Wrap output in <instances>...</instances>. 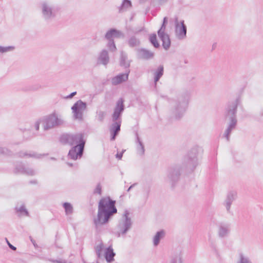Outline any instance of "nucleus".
I'll use <instances>...</instances> for the list:
<instances>
[{
  "label": "nucleus",
  "mask_w": 263,
  "mask_h": 263,
  "mask_svg": "<svg viewBox=\"0 0 263 263\" xmlns=\"http://www.w3.org/2000/svg\"><path fill=\"white\" fill-rule=\"evenodd\" d=\"M40 10L43 18L47 22L53 20L57 16L58 11L57 7L47 1L41 3Z\"/></svg>",
  "instance_id": "5"
},
{
  "label": "nucleus",
  "mask_w": 263,
  "mask_h": 263,
  "mask_svg": "<svg viewBox=\"0 0 263 263\" xmlns=\"http://www.w3.org/2000/svg\"><path fill=\"white\" fill-rule=\"evenodd\" d=\"M97 263H99V262H97Z\"/></svg>",
  "instance_id": "56"
},
{
  "label": "nucleus",
  "mask_w": 263,
  "mask_h": 263,
  "mask_svg": "<svg viewBox=\"0 0 263 263\" xmlns=\"http://www.w3.org/2000/svg\"><path fill=\"white\" fill-rule=\"evenodd\" d=\"M49 260L52 263H67V261L65 260H57L53 259H50Z\"/></svg>",
  "instance_id": "43"
},
{
  "label": "nucleus",
  "mask_w": 263,
  "mask_h": 263,
  "mask_svg": "<svg viewBox=\"0 0 263 263\" xmlns=\"http://www.w3.org/2000/svg\"><path fill=\"white\" fill-rule=\"evenodd\" d=\"M190 97V92L185 91L174 101L173 112L176 119H179L182 117L187 107Z\"/></svg>",
  "instance_id": "4"
},
{
  "label": "nucleus",
  "mask_w": 263,
  "mask_h": 263,
  "mask_svg": "<svg viewBox=\"0 0 263 263\" xmlns=\"http://www.w3.org/2000/svg\"><path fill=\"white\" fill-rule=\"evenodd\" d=\"M130 72V70L127 69L124 73H120L118 75L113 77L111 79V82L113 85H117L123 82H126L128 80V75Z\"/></svg>",
  "instance_id": "12"
},
{
  "label": "nucleus",
  "mask_w": 263,
  "mask_h": 263,
  "mask_svg": "<svg viewBox=\"0 0 263 263\" xmlns=\"http://www.w3.org/2000/svg\"><path fill=\"white\" fill-rule=\"evenodd\" d=\"M31 241L32 242V243L33 244V245L34 246H35V241L34 240L32 239V238H31Z\"/></svg>",
  "instance_id": "50"
},
{
  "label": "nucleus",
  "mask_w": 263,
  "mask_h": 263,
  "mask_svg": "<svg viewBox=\"0 0 263 263\" xmlns=\"http://www.w3.org/2000/svg\"><path fill=\"white\" fill-rule=\"evenodd\" d=\"M67 263H72V262H70H70H67Z\"/></svg>",
  "instance_id": "55"
},
{
  "label": "nucleus",
  "mask_w": 263,
  "mask_h": 263,
  "mask_svg": "<svg viewBox=\"0 0 263 263\" xmlns=\"http://www.w3.org/2000/svg\"><path fill=\"white\" fill-rule=\"evenodd\" d=\"M164 73V67L163 65H159L157 69L154 73V83L155 87L157 85V83L161 77L163 76Z\"/></svg>",
  "instance_id": "25"
},
{
  "label": "nucleus",
  "mask_w": 263,
  "mask_h": 263,
  "mask_svg": "<svg viewBox=\"0 0 263 263\" xmlns=\"http://www.w3.org/2000/svg\"><path fill=\"white\" fill-rule=\"evenodd\" d=\"M43 122H44V129L45 130L56 127L64 123V121L61 118H59L55 112L44 117Z\"/></svg>",
  "instance_id": "7"
},
{
  "label": "nucleus",
  "mask_w": 263,
  "mask_h": 263,
  "mask_svg": "<svg viewBox=\"0 0 263 263\" xmlns=\"http://www.w3.org/2000/svg\"><path fill=\"white\" fill-rule=\"evenodd\" d=\"M123 34L116 29H110L105 34V37L107 40H114L113 37H120L123 36Z\"/></svg>",
  "instance_id": "20"
},
{
  "label": "nucleus",
  "mask_w": 263,
  "mask_h": 263,
  "mask_svg": "<svg viewBox=\"0 0 263 263\" xmlns=\"http://www.w3.org/2000/svg\"><path fill=\"white\" fill-rule=\"evenodd\" d=\"M230 224L228 223L221 222L219 223L218 229V236L219 237H226L230 232Z\"/></svg>",
  "instance_id": "18"
},
{
  "label": "nucleus",
  "mask_w": 263,
  "mask_h": 263,
  "mask_svg": "<svg viewBox=\"0 0 263 263\" xmlns=\"http://www.w3.org/2000/svg\"><path fill=\"white\" fill-rule=\"evenodd\" d=\"M136 142L137 143L136 149L138 155L141 156L144 155L145 152L144 146L143 143L140 140V138L139 137L137 133H136Z\"/></svg>",
  "instance_id": "24"
},
{
  "label": "nucleus",
  "mask_w": 263,
  "mask_h": 263,
  "mask_svg": "<svg viewBox=\"0 0 263 263\" xmlns=\"http://www.w3.org/2000/svg\"><path fill=\"white\" fill-rule=\"evenodd\" d=\"M43 122V119L40 118L36 120L34 124L31 126L32 128H34L36 130H39L40 128V125L41 123Z\"/></svg>",
  "instance_id": "40"
},
{
  "label": "nucleus",
  "mask_w": 263,
  "mask_h": 263,
  "mask_svg": "<svg viewBox=\"0 0 263 263\" xmlns=\"http://www.w3.org/2000/svg\"><path fill=\"white\" fill-rule=\"evenodd\" d=\"M116 201L109 197L102 198L99 202L97 217L93 220L96 227L107 223L110 218L117 213Z\"/></svg>",
  "instance_id": "2"
},
{
  "label": "nucleus",
  "mask_w": 263,
  "mask_h": 263,
  "mask_svg": "<svg viewBox=\"0 0 263 263\" xmlns=\"http://www.w3.org/2000/svg\"><path fill=\"white\" fill-rule=\"evenodd\" d=\"M65 209L66 215L72 214L73 212V209L72 205L69 202H65L63 204Z\"/></svg>",
  "instance_id": "31"
},
{
  "label": "nucleus",
  "mask_w": 263,
  "mask_h": 263,
  "mask_svg": "<svg viewBox=\"0 0 263 263\" xmlns=\"http://www.w3.org/2000/svg\"><path fill=\"white\" fill-rule=\"evenodd\" d=\"M6 240L7 241V245L8 246H9V247L12 249V250L13 251H15L16 250V248L14 246H13L12 245H11L9 242V241L8 240V239L7 238H6Z\"/></svg>",
  "instance_id": "45"
},
{
  "label": "nucleus",
  "mask_w": 263,
  "mask_h": 263,
  "mask_svg": "<svg viewBox=\"0 0 263 263\" xmlns=\"http://www.w3.org/2000/svg\"><path fill=\"white\" fill-rule=\"evenodd\" d=\"M10 152L6 147H0V154L9 155Z\"/></svg>",
  "instance_id": "42"
},
{
  "label": "nucleus",
  "mask_w": 263,
  "mask_h": 263,
  "mask_svg": "<svg viewBox=\"0 0 263 263\" xmlns=\"http://www.w3.org/2000/svg\"><path fill=\"white\" fill-rule=\"evenodd\" d=\"M116 254L111 246L107 248L105 251V258L108 263H110L114 260V257Z\"/></svg>",
  "instance_id": "22"
},
{
  "label": "nucleus",
  "mask_w": 263,
  "mask_h": 263,
  "mask_svg": "<svg viewBox=\"0 0 263 263\" xmlns=\"http://www.w3.org/2000/svg\"><path fill=\"white\" fill-rule=\"evenodd\" d=\"M106 116L105 112L100 110L97 112V118L98 120L101 122H102L104 119V118Z\"/></svg>",
  "instance_id": "39"
},
{
  "label": "nucleus",
  "mask_w": 263,
  "mask_h": 263,
  "mask_svg": "<svg viewBox=\"0 0 263 263\" xmlns=\"http://www.w3.org/2000/svg\"><path fill=\"white\" fill-rule=\"evenodd\" d=\"M151 43L154 46L155 48H159L160 45L157 41L156 34L155 33L149 35V38Z\"/></svg>",
  "instance_id": "32"
},
{
  "label": "nucleus",
  "mask_w": 263,
  "mask_h": 263,
  "mask_svg": "<svg viewBox=\"0 0 263 263\" xmlns=\"http://www.w3.org/2000/svg\"><path fill=\"white\" fill-rule=\"evenodd\" d=\"M167 23V18L166 17H164L163 23L160 27V28L158 31V34L161 33H165L166 24Z\"/></svg>",
  "instance_id": "37"
},
{
  "label": "nucleus",
  "mask_w": 263,
  "mask_h": 263,
  "mask_svg": "<svg viewBox=\"0 0 263 263\" xmlns=\"http://www.w3.org/2000/svg\"><path fill=\"white\" fill-rule=\"evenodd\" d=\"M77 93V92H73L71 93L67 98H72L74 95H76Z\"/></svg>",
  "instance_id": "48"
},
{
  "label": "nucleus",
  "mask_w": 263,
  "mask_h": 263,
  "mask_svg": "<svg viewBox=\"0 0 263 263\" xmlns=\"http://www.w3.org/2000/svg\"><path fill=\"white\" fill-rule=\"evenodd\" d=\"M94 194H99L100 195L102 194V186L100 183H98L93 192Z\"/></svg>",
  "instance_id": "41"
},
{
  "label": "nucleus",
  "mask_w": 263,
  "mask_h": 263,
  "mask_svg": "<svg viewBox=\"0 0 263 263\" xmlns=\"http://www.w3.org/2000/svg\"><path fill=\"white\" fill-rule=\"evenodd\" d=\"M137 184V183H134L132 185H131L129 188L127 189V192H129L134 186H135Z\"/></svg>",
  "instance_id": "49"
},
{
  "label": "nucleus",
  "mask_w": 263,
  "mask_h": 263,
  "mask_svg": "<svg viewBox=\"0 0 263 263\" xmlns=\"http://www.w3.org/2000/svg\"><path fill=\"white\" fill-rule=\"evenodd\" d=\"M237 263H252L251 260L242 254L239 255V258Z\"/></svg>",
  "instance_id": "33"
},
{
  "label": "nucleus",
  "mask_w": 263,
  "mask_h": 263,
  "mask_svg": "<svg viewBox=\"0 0 263 263\" xmlns=\"http://www.w3.org/2000/svg\"><path fill=\"white\" fill-rule=\"evenodd\" d=\"M97 62L98 64L107 65L109 62L108 52L106 49H103L99 53Z\"/></svg>",
  "instance_id": "15"
},
{
  "label": "nucleus",
  "mask_w": 263,
  "mask_h": 263,
  "mask_svg": "<svg viewBox=\"0 0 263 263\" xmlns=\"http://www.w3.org/2000/svg\"><path fill=\"white\" fill-rule=\"evenodd\" d=\"M132 7V3L129 0H123L120 6L119 7V12L122 13Z\"/></svg>",
  "instance_id": "28"
},
{
  "label": "nucleus",
  "mask_w": 263,
  "mask_h": 263,
  "mask_svg": "<svg viewBox=\"0 0 263 263\" xmlns=\"http://www.w3.org/2000/svg\"><path fill=\"white\" fill-rule=\"evenodd\" d=\"M239 103V99L228 103L226 109L225 118L229 120L228 127L226 129L223 137L226 138L228 141L230 140V136L231 132L236 128L237 120L236 119V112L237 106Z\"/></svg>",
  "instance_id": "3"
},
{
  "label": "nucleus",
  "mask_w": 263,
  "mask_h": 263,
  "mask_svg": "<svg viewBox=\"0 0 263 263\" xmlns=\"http://www.w3.org/2000/svg\"><path fill=\"white\" fill-rule=\"evenodd\" d=\"M175 33L177 38L179 40H183L186 36V26L184 23V21H181L180 23L178 18H176L175 21Z\"/></svg>",
  "instance_id": "11"
},
{
  "label": "nucleus",
  "mask_w": 263,
  "mask_h": 263,
  "mask_svg": "<svg viewBox=\"0 0 263 263\" xmlns=\"http://www.w3.org/2000/svg\"><path fill=\"white\" fill-rule=\"evenodd\" d=\"M15 210L16 213L20 214V215H24L26 216H29V212L25 208L24 204H23L20 208L17 206L15 208Z\"/></svg>",
  "instance_id": "30"
},
{
  "label": "nucleus",
  "mask_w": 263,
  "mask_h": 263,
  "mask_svg": "<svg viewBox=\"0 0 263 263\" xmlns=\"http://www.w3.org/2000/svg\"><path fill=\"white\" fill-rule=\"evenodd\" d=\"M159 5H163L166 3L168 0H157Z\"/></svg>",
  "instance_id": "47"
},
{
  "label": "nucleus",
  "mask_w": 263,
  "mask_h": 263,
  "mask_svg": "<svg viewBox=\"0 0 263 263\" xmlns=\"http://www.w3.org/2000/svg\"><path fill=\"white\" fill-rule=\"evenodd\" d=\"M180 171L181 167L178 165L169 167L164 179L165 182L170 184L172 187H174L180 179Z\"/></svg>",
  "instance_id": "6"
},
{
  "label": "nucleus",
  "mask_w": 263,
  "mask_h": 263,
  "mask_svg": "<svg viewBox=\"0 0 263 263\" xmlns=\"http://www.w3.org/2000/svg\"><path fill=\"white\" fill-rule=\"evenodd\" d=\"M14 49V47L12 46H9L7 47H3L0 46V53H3L7 52L10 51H12Z\"/></svg>",
  "instance_id": "36"
},
{
  "label": "nucleus",
  "mask_w": 263,
  "mask_h": 263,
  "mask_svg": "<svg viewBox=\"0 0 263 263\" xmlns=\"http://www.w3.org/2000/svg\"><path fill=\"white\" fill-rule=\"evenodd\" d=\"M104 248V246L102 242L97 246L96 248V252L97 256L100 258L102 256V252Z\"/></svg>",
  "instance_id": "35"
},
{
  "label": "nucleus",
  "mask_w": 263,
  "mask_h": 263,
  "mask_svg": "<svg viewBox=\"0 0 263 263\" xmlns=\"http://www.w3.org/2000/svg\"><path fill=\"white\" fill-rule=\"evenodd\" d=\"M121 125V121L113 122L110 128V132L111 135L110 140L113 141L115 140L116 136L120 131Z\"/></svg>",
  "instance_id": "17"
},
{
  "label": "nucleus",
  "mask_w": 263,
  "mask_h": 263,
  "mask_svg": "<svg viewBox=\"0 0 263 263\" xmlns=\"http://www.w3.org/2000/svg\"><path fill=\"white\" fill-rule=\"evenodd\" d=\"M129 215V212L127 210H125L117 226L118 237L120 235H125L130 229L132 226V221Z\"/></svg>",
  "instance_id": "8"
},
{
  "label": "nucleus",
  "mask_w": 263,
  "mask_h": 263,
  "mask_svg": "<svg viewBox=\"0 0 263 263\" xmlns=\"http://www.w3.org/2000/svg\"><path fill=\"white\" fill-rule=\"evenodd\" d=\"M30 182V183L35 184L37 183V181L36 180H34V181H31Z\"/></svg>",
  "instance_id": "52"
},
{
  "label": "nucleus",
  "mask_w": 263,
  "mask_h": 263,
  "mask_svg": "<svg viewBox=\"0 0 263 263\" xmlns=\"http://www.w3.org/2000/svg\"><path fill=\"white\" fill-rule=\"evenodd\" d=\"M197 154V149L192 148L184 158L183 163L190 171H193L198 164Z\"/></svg>",
  "instance_id": "9"
},
{
  "label": "nucleus",
  "mask_w": 263,
  "mask_h": 263,
  "mask_svg": "<svg viewBox=\"0 0 263 263\" xmlns=\"http://www.w3.org/2000/svg\"><path fill=\"white\" fill-rule=\"evenodd\" d=\"M236 193L234 191H231L227 194V198L224 202V205L226 208L228 213H230V208L232 202L235 200Z\"/></svg>",
  "instance_id": "16"
},
{
  "label": "nucleus",
  "mask_w": 263,
  "mask_h": 263,
  "mask_svg": "<svg viewBox=\"0 0 263 263\" xmlns=\"http://www.w3.org/2000/svg\"><path fill=\"white\" fill-rule=\"evenodd\" d=\"M128 44L130 47H134L139 46L140 44V41L135 36H132L129 39Z\"/></svg>",
  "instance_id": "29"
},
{
  "label": "nucleus",
  "mask_w": 263,
  "mask_h": 263,
  "mask_svg": "<svg viewBox=\"0 0 263 263\" xmlns=\"http://www.w3.org/2000/svg\"><path fill=\"white\" fill-rule=\"evenodd\" d=\"M130 64V61L128 60L127 54L122 51L120 52V65L122 67H124L125 68H128L129 67Z\"/></svg>",
  "instance_id": "23"
},
{
  "label": "nucleus",
  "mask_w": 263,
  "mask_h": 263,
  "mask_svg": "<svg viewBox=\"0 0 263 263\" xmlns=\"http://www.w3.org/2000/svg\"><path fill=\"white\" fill-rule=\"evenodd\" d=\"M51 159H55L54 158H51Z\"/></svg>",
  "instance_id": "54"
},
{
  "label": "nucleus",
  "mask_w": 263,
  "mask_h": 263,
  "mask_svg": "<svg viewBox=\"0 0 263 263\" xmlns=\"http://www.w3.org/2000/svg\"><path fill=\"white\" fill-rule=\"evenodd\" d=\"M87 104L81 100L77 101L71 107L73 116L74 119L82 121L83 119V112L86 109Z\"/></svg>",
  "instance_id": "10"
},
{
  "label": "nucleus",
  "mask_w": 263,
  "mask_h": 263,
  "mask_svg": "<svg viewBox=\"0 0 263 263\" xmlns=\"http://www.w3.org/2000/svg\"><path fill=\"white\" fill-rule=\"evenodd\" d=\"M125 151V150H123L120 153H118L116 155V158H118V159L121 160L122 159L123 154Z\"/></svg>",
  "instance_id": "46"
},
{
  "label": "nucleus",
  "mask_w": 263,
  "mask_h": 263,
  "mask_svg": "<svg viewBox=\"0 0 263 263\" xmlns=\"http://www.w3.org/2000/svg\"><path fill=\"white\" fill-rule=\"evenodd\" d=\"M47 154H41L33 152H30L29 153L27 152H21L18 154V156L21 158L24 157H28L34 158L35 159H41L43 157L47 156Z\"/></svg>",
  "instance_id": "21"
},
{
  "label": "nucleus",
  "mask_w": 263,
  "mask_h": 263,
  "mask_svg": "<svg viewBox=\"0 0 263 263\" xmlns=\"http://www.w3.org/2000/svg\"><path fill=\"white\" fill-rule=\"evenodd\" d=\"M60 141L62 143L72 146L68 154L69 158L76 160L82 157L86 143L83 134L80 133L74 134H64L60 137Z\"/></svg>",
  "instance_id": "1"
},
{
  "label": "nucleus",
  "mask_w": 263,
  "mask_h": 263,
  "mask_svg": "<svg viewBox=\"0 0 263 263\" xmlns=\"http://www.w3.org/2000/svg\"><path fill=\"white\" fill-rule=\"evenodd\" d=\"M165 232L164 230H162L158 231L153 238L154 246L155 247L159 245L160 240L165 236Z\"/></svg>",
  "instance_id": "26"
},
{
  "label": "nucleus",
  "mask_w": 263,
  "mask_h": 263,
  "mask_svg": "<svg viewBox=\"0 0 263 263\" xmlns=\"http://www.w3.org/2000/svg\"><path fill=\"white\" fill-rule=\"evenodd\" d=\"M67 164L70 167L72 166L73 165L72 164L70 163H67Z\"/></svg>",
  "instance_id": "53"
},
{
  "label": "nucleus",
  "mask_w": 263,
  "mask_h": 263,
  "mask_svg": "<svg viewBox=\"0 0 263 263\" xmlns=\"http://www.w3.org/2000/svg\"><path fill=\"white\" fill-rule=\"evenodd\" d=\"M181 258L180 257L176 256L172 259L171 263H181Z\"/></svg>",
  "instance_id": "44"
},
{
  "label": "nucleus",
  "mask_w": 263,
  "mask_h": 263,
  "mask_svg": "<svg viewBox=\"0 0 263 263\" xmlns=\"http://www.w3.org/2000/svg\"><path fill=\"white\" fill-rule=\"evenodd\" d=\"M15 173H20L29 176H34L36 174L35 171L32 168L26 167L23 164L20 163L16 165Z\"/></svg>",
  "instance_id": "14"
},
{
  "label": "nucleus",
  "mask_w": 263,
  "mask_h": 263,
  "mask_svg": "<svg viewBox=\"0 0 263 263\" xmlns=\"http://www.w3.org/2000/svg\"><path fill=\"white\" fill-rule=\"evenodd\" d=\"M106 46L111 52H114L117 50L114 40H108Z\"/></svg>",
  "instance_id": "34"
},
{
  "label": "nucleus",
  "mask_w": 263,
  "mask_h": 263,
  "mask_svg": "<svg viewBox=\"0 0 263 263\" xmlns=\"http://www.w3.org/2000/svg\"><path fill=\"white\" fill-rule=\"evenodd\" d=\"M124 110V100L122 98H120L116 103L114 111L122 114Z\"/></svg>",
  "instance_id": "27"
},
{
  "label": "nucleus",
  "mask_w": 263,
  "mask_h": 263,
  "mask_svg": "<svg viewBox=\"0 0 263 263\" xmlns=\"http://www.w3.org/2000/svg\"><path fill=\"white\" fill-rule=\"evenodd\" d=\"M143 28H142V29H140L138 31H135V33H138V32L142 31L143 30Z\"/></svg>",
  "instance_id": "51"
},
{
  "label": "nucleus",
  "mask_w": 263,
  "mask_h": 263,
  "mask_svg": "<svg viewBox=\"0 0 263 263\" xmlns=\"http://www.w3.org/2000/svg\"><path fill=\"white\" fill-rule=\"evenodd\" d=\"M121 113L114 111L112 115V119L113 122L121 121Z\"/></svg>",
  "instance_id": "38"
},
{
  "label": "nucleus",
  "mask_w": 263,
  "mask_h": 263,
  "mask_svg": "<svg viewBox=\"0 0 263 263\" xmlns=\"http://www.w3.org/2000/svg\"><path fill=\"white\" fill-rule=\"evenodd\" d=\"M159 37L162 42V46L166 50H168L171 46V40L169 35L165 33L158 34Z\"/></svg>",
  "instance_id": "19"
},
{
  "label": "nucleus",
  "mask_w": 263,
  "mask_h": 263,
  "mask_svg": "<svg viewBox=\"0 0 263 263\" xmlns=\"http://www.w3.org/2000/svg\"><path fill=\"white\" fill-rule=\"evenodd\" d=\"M154 53L145 48L137 49V58L142 60H150L154 58Z\"/></svg>",
  "instance_id": "13"
}]
</instances>
